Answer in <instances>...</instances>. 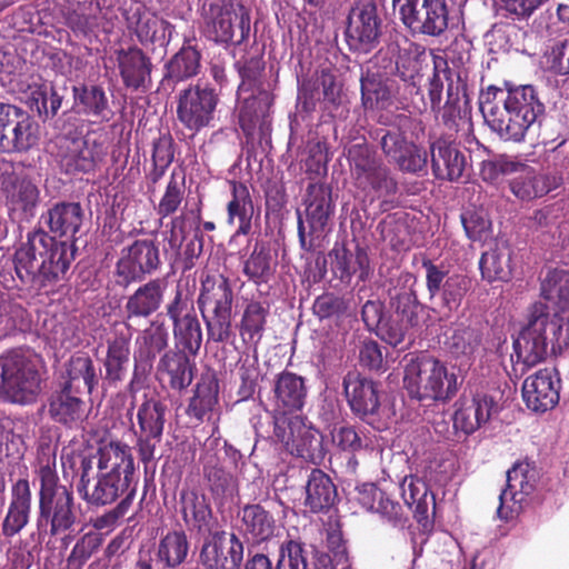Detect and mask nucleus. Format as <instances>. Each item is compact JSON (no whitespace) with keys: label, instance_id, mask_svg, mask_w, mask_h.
<instances>
[{"label":"nucleus","instance_id":"obj_29","mask_svg":"<svg viewBox=\"0 0 569 569\" xmlns=\"http://www.w3.org/2000/svg\"><path fill=\"white\" fill-rule=\"evenodd\" d=\"M561 178L536 170L533 167L521 164L516 174L509 180L510 192L521 202H530L556 190Z\"/></svg>","mask_w":569,"mask_h":569},{"label":"nucleus","instance_id":"obj_23","mask_svg":"<svg viewBox=\"0 0 569 569\" xmlns=\"http://www.w3.org/2000/svg\"><path fill=\"white\" fill-rule=\"evenodd\" d=\"M273 422L279 416H297L306 405L308 389L303 377L283 370L272 383Z\"/></svg>","mask_w":569,"mask_h":569},{"label":"nucleus","instance_id":"obj_17","mask_svg":"<svg viewBox=\"0 0 569 569\" xmlns=\"http://www.w3.org/2000/svg\"><path fill=\"white\" fill-rule=\"evenodd\" d=\"M421 266L426 271V288L429 298L439 296L443 309L449 312L458 310L470 289V279L461 273H450L443 263H435L426 257L422 259Z\"/></svg>","mask_w":569,"mask_h":569},{"label":"nucleus","instance_id":"obj_9","mask_svg":"<svg viewBox=\"0 0 569 569\" xmlns=\"http://www.w3.org/2000/svg\"><path fill=\"white\" fill-rule=\"evenodd\" d=\"M273 435L295 457L312 465H321L327 450L322 435L308 425L303 416H279L274 421Z\"/></svg>","mask_w":569,"mask_h":569},{"label":"nucleus","instance_id":"obj_50","mask_svg":"<svg viewBox=\"0 0 569 569\" xmlns=\"http://www.w3.org/2000/svg\"><path fill=\"white\" fill-rule=\"evenodd\" d=\"M277 261L270 249L262 242H257L252 252L243 263L242 272L254 284L268 283L274 274Z\"/></svg>","mask_w":569,"mask_h":569},{"label":"nucleus","instance_id":"obj_59","mask_svg":"<svg viewBox=\"0 0 569 569\" xmlns=\"http://www.w3.org/2000/svg\"><path fill=\"white\" fill-rule=\"evenodd\" d=\"M243 529L257 540H266L273 532L272 517L259 505H248L241 511Z\"/></svg>","mask_w":569,"mask_h":569},{"label":"nucleus","instance_id":"obj_30","mask_svg":"<svg viewBox=\"0 0 569 569\" xmlns=\"http://www.w3.org/2000/svg\"><path fill=\"white\" fill-rule=\"evenodd\" d=\"M353 241L356 242L353 250L347 248L345 243L336 242L328 253L333 276L345 283H349L353 276L365 281L370 273L367 248Z\"/></svg>","mask_w":569,"mask_h":569},{"label":"nucleus","instance_id":"obj_43","mask_svg":"<svg viewBox=\"0 0 569 569\" xmlns=\"http://www.w3.org/2000/svg\"><path fill=\"white\" fill-rule=\"evenodd\" d=\"M169 345V331L163 322L152 321L148 328L141 331L136 340L134 360L148 367L154 359L166 352Z\"/></svg>","mask_w":569,"mask_h":569},{"label":"nucleus","instance_id":"obj_1","mask_svg":"<svg viewBox=\"0 0 569 569\" xmlns=\"http://www.w3.org/2000/svg\"><path fill=\"white\" fill-rule=\"evenodd\" d=\"M479 107L485 123L501 140L512 142L523 141L529 129L546 114L540 92L532 84H489L480 91Z\"/></svg>","mask_w":569,"mask_h":569},{"label":"nucleus","instance_id":"obj_20","mask_svg":"<svg viewBox=\"0 0 569 569\" xmlns=\"http://www.w3.org/2000/svg\"><path fill=\"white\" fill-rule=\"evenodd\" d=\"M243 543L233 532L214 530L204 541L200 562L204 569H240Z\"/></svg>","mask_w":569,"mask_h":569},{"label":"nucleus","instance_id":"obj_3","mask_svg":"<svg viewBox=\"0 0 569 569\" xmlns=\"http://www.w3.org/2000/svg\"><path fill=\"white\" fill-rule=\"evenodd\" d=\"M417 283V277L409 271H401L390 280L387 295L392 313L381 328V340L392 347L401 345L410 330L420 329L429 319L428 306L420 301Z\"/></svg>","mask_w":569,"mask_h":569},{"label":"nucleus","instance_id":"obj_10","mask_svg":"<svg viewBox=\"0 0 569 569\" xmlns=\"http://www.w3.org/2000/svg\"><path fill=\"white\" fill-rule=\"evenodd\" d=\"M162 266L156 238L136 239L123 247L116 262L113 277L118 287L127 289L156 273Z\"/></svg>","mask_w":569,"mask_h":569},{"label":"nucleus","instance_id":"obj_41","mask_svg":"<svg viewBox=\"0 0 569 569\" xmlns=\"http://www.w3.org/2000/svg\"><path fill=\"white\" fill-rule=\"evenodd\" d=\"M80 393L61 385V388L54 391L49 399V415L59 423L72 427L82 421L84 415V402Z\"/></svg>","mask_w":569,"mask_h":569},{"label":"nucleus","instance_id":"obj_32","mask_svg":"<svg viewBox=\"0 0 569 569\" xmlns=\"http://www.w3.org/2000/svg\"><path fill=\"white\" fill-rule=\"evenodd\" d=\"M191 355L180 349H169L162 353L157 366L161 381L177 392L186 390L193 381L197 365Z\"/></svg>","mask_w":569,"mask_h":569},{"label":"nucleus","instance_id":"obj_35","mask_svg":"<svg viewBox=\"0 0 569 569\" xmlns=\"http://www.w3.org/2000/svg\"><path fill=\"white\" fill-rule=\"evenodd\" d=\"M64 367L66 377L62 385L67 386V388L80 395H92L98 388L101 370L87 352H74L66 362Z\"/></svg>","mask_w":569,"mask_h":569},{"label":"nucleus","instance_id":"obj_44","mask_svg":"<svg viewBox=\"0 0 569 569\" xmlns=\"http://www.w3.org/2000/svg\"><path fill=\"white\" fill-rule=\"evenodd\" d=\"M361 104L366 111H380L392 103L391 90L379 73L370 68L361 71L360 76Z\"/></svg>","mask_w":569,"mask_h":569},{"label":"nucleus","instance_id":"obj_39","mask_svg":"<svg viewBox=\"0 0 569 569\" xmlns=\"http://www.w3.org/2000/svg\"><path fill=\"white\" fill-rule=\"evenodd\" d=\"M269 315L270 306L267 301L252 299L244 303L238 323L239 336L244 345L258 346L266 331Z\"/></svg>","mask_w":569,"mask_h":569},{"label":"nucleus","instance_id":"obj_61","mask_svg":"<svg viewBox=\"0 0 569 569\" xmlns=\"http://www.w3.org/2000/svg\"><path fill=\"white\" fill-rule=\"evenodd\" d=\"M241 83L238 92L260 90L262 87V73L264 71V60L262 56L242 58L234 63Z\"/></svg>","mask_w":569,"mask_h":569},{"label":"nucleus","instance_id":"obj_33","mask_svg":"<svg viewBox=\"0 0 569 569\" xmlns=\"http://www.w3.org/2000/svg\"><path fill=\"white\" fill-rule=\"evenodd\" d=\"M218 403L219 380L214 371L208 370L198 379L193 395L188 401L186 415L194 426H199L210 418Z\"/></svg>","mask_w":569,"mask_h":569},{"label":"nucleus","instance_id":"obj_31","mask_svg":"<svg viewBox=\"0 0 569 569\" xmlns=\"http://www.w3.org/2000/svg\"><path fill=\"white\" fill-rule=\"evenodd\" d=\"M83 221V209L79 202L59 201L44 211L39 227L47 228L51 237L73 239Z\"/></svg>","mask_w":569,"mask_h":569},{"label":"nucleus","instance_id":"obj_63","mask_svg":"<svg viewBox=\"0 0 569 569\" xmlns=\"http://www.w3.org/2000/svg\"><path fill=\"white\" fill-rule=\"evenodd\" d=\"M186 186L184 176L180 179L173 171L170 176L166 190L156 208L160 218H167L176 213L184 199Z\"/></svg>","mask_w":569,"mask_h":569},{"label":"nucleus","instance_id":"obj_40","mask_svg":"<svg viewBox=\"0 0 569 569\" xmlns=\"http://www.w3.org/2000/svg\"><path fill=\"white\" fill-rule=\"evenodd\" d=\"M66 26L76 37L90 38L100 30H106L103 16L98 2L88 1L78 3L63 14Z\"/></svg>","mask_w":569,"mask_h":569},{"label":"nucleus","instance_id":"obj_27","mask_svg":"<svg viewBox=\"0 0 569 569\" xmlns=\"http://www.w3.org/2000/svg\"><path fill=\"white\" fill-rule=\"evenodd\" d=\"M167 282L161 278H152L141 283L126 298L123 306L124 321L148 319L156 313L164 301Z\"/></svg>","mask_w":569,"mask_h":569},{"label":"nucleus","instance_id":"obj_56","mask_svg":"<svg viewBox=\"0 0 569 569\" xmlns=\"http://www.w3.org/2000/svg\"><path fill=\"white\" fill-rule=\"evenodd\" d=\"M174 141L170 133L160 134L152 142V168L149 171L148 180L156 184L164 176L167 169L174 158Z\"/></svg>","mask_w":569,"mask_h":569},{"label":"nucleus","instance_id":"obj_34","mask_svg":"<svg viewBox=\"0 0 569 569\" xmlns=\"http://www.w3.org/2000/svg\"><path fill=\"white\" fill-rule=\"evenodd\" d=\"M72 92L77 113L92 119L93 123L109 122L113 118L114 112L101 86L82 83L74 86Z\"/></svg>","mask_w":569,"mask_h":569},{"label":"nucleus","instance_id":"obj_25","mask_svg":"<svg viewBox=\"0 0 569 569\" xmlns=\"http://www.w3.org/2000/svg\"><path fill=\"white\" fill-rule=\"evenodd\" d=\"M122 84L131 91L146 92L151 83L152 61L137 46L114 51Z\"/></svg>","mask_w":569,"mask_h":569},{"label":"nucleus","instance_id":"obj_48","mask_svg":"<svg viewBox=\"0 0 569 569\" xmlns=\"http://www.w3.org/2000/svg\"><path fill=\"white\" fill-rule=\"evenodd\" d=\"M33 482L39 483V498H72L71 486L60 483L56 471V453L39 458Z\"/></svg>","mask_w":569,"mask_h":569},{"label":"nucleus","instance_id":"obj_8","mask_svg":"<svg viewBox=\"0 0 569 569\" xmlns=\"http://www.w3.org/2000/svg\"><path fill=\"white\" fill-rule=\"evenodd\" d=\"M0 378L1 389L12 402H33L41 390L36 361L19 350L0 357Z\"/></svg>","mask_w":569,"mask_h":569},{"label":"nucleus","instance_id":"obj_49","mask_svg":"<svg viewBox=\"0 0 569 569\" xmlns=\"http://www.w3.org/2000/svg\"><path fill=\"white\" fill-rule=\"evenodd\" d=\"M481 277L488 282H507L512 277L511 249L508 246H497L481 254L479 261Z\"/></svg>","mask_w":569,"mask_h":569},{"label":"nucleus","instance_id":"obj_46","mask_svg":"<svg viewBox=\"0 0 569 569\" xmlns=\"http://www.w3.org/2000/svg\"><path fill=\"white\" fill-rule=\"evenodd\" d=\"M201 460L204 485L210 495L213 498H233L238 493L237 479L218 465L214 455L206 453Z\"/></svg>","mask_w":569,"mask_h":569},{"label":"nucleus","instance_id":"obj_4","mask_svg":"<svg viewBox=\"0 0 569 569\" xmlns=\"http://www.w3.org/2000/svg\"><path fill=\"white\" fill-rule=\"evenodd\" d=\"M234 293L230 279L221 273L201 278L197 306L206 326L208 341L228 342L233 336L232 307Z\"/></svg>","mask_w":569,"mask_h":569},{"label":"nucleus","instance_id":"obj_55","mask_svg":"<svg viewBox=\"0 0 569 569\" xmlns=\"http://www.w3.org/2000/svg\"><path fill=\"white\" fill-rule=\"evenodd\" d=\"M538 308L537 317L543 322V331L549 336V343L553 353L561 352L569 346V319L559 315L550 317L545 310L546 306H535Z\"/></svg>","mask_w":569,"mask_h":569},{"label":"nucleus","instance_id":"obj_11","mask_svg":"<svg viewBox=\"0 0 569 569\" xmlns=\"http://www.w3.org/2000/svg\"><path fill=\"white\" fill-rule=\"evenodd\" d=\"M399 19L412 36L441 37L449 26L447 0H392Z\"/></svg>","mask_w":569,"mask_h":569},{"label":"nucleus","instance_id":"obj_37","mask_svg":"<svg viewBox=\"0 0 569 569\" xmlns=\"http://www.w3.org/2000/svg\"><path fill=\"white\" fill-rule=\"evenodd\" d=\"M131 333L129 328L114 329L113 336L107 340V355L103 362L104 380L110 385L121 382L127 373L130 360Z\"/></svg>","mask_w":569,"mask_h":569},{"label":"nucleus","instance_id":"obj_45","mask_svg":"<svg viewBox=\"0 0 569 569\" xmlns=\"http://www.w3.org/2000/svg\"><path fill=\"white\" fill-rule=\"evenodd\" d=\"M98 468L109 469L119 473L133 475L134 461L131 447L120 440H102L98 451Z\"/></svg>","mask_w":569,"mask_h":569},{"label":"nucleus","instance_id":"obj_28","mask_svg":"<svg viewBox=\"0 0 569 569\" xmlns=\"http://www.w3.org/2000/svg\"><path fill=\"white\" fill-rule=\"evenodd\" d=\"M343 392L351 412L366 420L380 408L378 385L358 372H348L343 377Z\"/></svg>","mask_w":569,"mask_h":569},{"label":"nucleus","instance_id":"obj_5","mask_svg":"<svg viewBox=\"0 0 569 569\" xmlns=\"http://www.w3.org/2000/svg\"><path fill=\"white\" fill-rule=\"evenodd\" d=\"M385 128L375 131L373 139L390 163H395L401 171L421 173L428 164V153L425 149L409 141L407 131L420 126L421 122L408 114H396L390 122L379 119Z\"/></svg>","mask_w":569,"mask_h":569},{"label":"nucleus","instance_id":"obj_7","mask_svg":"<svg viewBox=\"0 0 569 569\" xmlns=\"http://www.w3.org/2000/svg\"><path fill=\"white\" fill-rule=\"evenodd\" d=\"M305 211H297V231L300 248L312 252L320 248L330 231L335 214L332 189L323 182L309 183L303 200Z\"/></svg>","mask_w":569,"mask_h":569},{"label":"nucleus","instance_id":"obj_15","mask_svg":"<svg viewBox=\"0 0 569 569\" xmlns=\"http://www.w3.org/2000/svg\"><path fill=\"white\" fill-rule=\"evenodd\" d=\"M210 11L208 30L214 42L240 46L249 39L251 17L242 3L223 0L221 4H211Z\"/></svg>","mask_w":569,"mask_h":569},{"label":"nucleus","instance_id":"obj_51","mask_svg":"<svg viewBox=\"0 0 569 569\" xmlns=\"http://www.w3.org/2000/svg\"><path fill=\"white\" fill-rule=\"evenodd\" d=\"M189 551L187 536L181 530L167 532L158 543L157 559L164 568H176L181 565Z\"/></svg>","mask_w":569,"mask_h":569},{"label":"nucleus","instance_id":"obj_16","mask_svg":"<svg viewBox=\"0 0 569 569\" xmlns=\"http://www.w3.org/2000/svg\"><path fill=\"white\" fill-rule=\"evenodd\" d=\"M167 410L166 403L147 395L138 408L139 435L134 432L137 435L136 449L146 469L156 460V448L162 440Z\"/></svg>","mask_w":569,"mask_h":569},{"label":"nucleus","instance_id":"obj_12","mask_svg":"<svg viewBox=\"0 0 569 569\" xmlns=\"http://www.w3.org/2000/svg\"><path fill=\"white\" fill-rule=\"evenodd\" d=\"M107 156L104 142L90 136H64L59 142V166L69 176L93 174L104 163Z\"/></svg>","mask_w":569,"mask_h":569},{"label":"nucleus","instance_id":"obj_6","mask_svg":"<svg viewBox=\"0 0 569 569\" xmlns=\"http://www.w3.org/2000/svg\"><path fill=\"white\" fill-rule=\"evenodd\" d=\"M403 385L410 398L419 401H447L457 390V376L433 357L410 359L405 367Z\"/></svg>","mask_w":569,"mask_h":569},{"label":"nucleus","instance_id":"obj_21","mask_svg":"<svg viewBox=\"0 0 569 569\" xmlns=\"http://www.w3.org/2000/svg\"><path fill=\"white\" fill-rule=\"evenodd\" d=\"M561 380L556 368H543L525 379L522 398L528 409L543 413L560 399Z\"/></svg>","mask_w":569,"mask_h":569},{"label":"nucleus","instance_id":"obj_58","mask_svg":"<svg viewBox=\"0 0 569 569\" xmlns=\"http://www.w3.org/2000/svg\"><path fill=\"white\" fill-rule=\"evenodd\" d=\"M467 97L461 92L460 84L449 82L447 88V100L441 107L440 119L441 123L448 129L449 132L457 133L459 130V122L463 119L462 104H467Z\"/></svg>","mask_w":569,"mask_h":569},{"label":"nucleus","instance_id":"obj_57","mask_svg":"<svg viewBox=\"0 0 569 569\" xmlns=\"http://www.w3.org/2000/svg\"><path fill=\"white\" fill-rule=\"evenodd\" d=\"M541 296L560 309L569 305V271L551 269L541 281Z\"/></svg>","mask_w":569,"mask_h":569},{"label":"nucleus","instance_id":"obj_47","mask_svg":"<svg viewBox=\"0 0 569 569\" xmlns=\"http://www.w3.org/2000/svg\"><path fill=\"white\" fill-rule=\"evenodd\" d=\"M506 489L498 498H515L517 495L530 496L539 479V471L533 461L523 459L516 461L506 475Z\"/></svg>","mask_w":569,"mask_h":569},{"label":"nucleus","instance_id":"obj_42","mask_svg":"<svg viewBox=\"0 0 569 569\" xmlns=\"http://www.w3.org/2000/svg\"><path fill=\"white\" fill-rule=\"evenodd\" d=\"M40 203V190L28 178L18 179L10 191H7V204L11 214H17L21 221L34 218Z\"/></svg>","mask_w":569,"mask_h":569},{"label":"nucleus","instance_id":"obj_18","mask_svg":"<svg viewBox=\"0 0 569 569\" xmlns=\"http://www.w3.org/2000/svg\"><path fill=\"white\" fill-rule=\"evenodd\" d=\"M381 20L373 0L357 3L348 14L346 40L352 51L368 53L379 43Z\"/></svg>","mask_w":569,"mask_h":569},{"label":"nucleus","instance_id":"obj_14","mask_svg":"<svg viewBox=\"0 0 569 569\" xmlns=\"http://www.w3.org/2000/svg\"><path fill=\"white\" fill-rule=\"evenodd\" d=\"M39 124L22 108L0 103V151L27 152L38 144Z\"/></svg>","mask_w":569,"mask_h":569},{"label":"nucleus","instance_id":"obj_38","mask_svg":"<svg viewBox=\"0 0 569 569\" xmlns=\"http://www.w3.org/2000/svg\"><path fill=\"white\" fill-rule=\"evenodd\" d=\"M230 200L227 203L228 224L238 223L234 236H247L252 230V218L254 216V204L246 183L240 181H229Z\"/></svg>","mask_w":569,"mask_h":569},{"label":"nucleus","instance_id":"obj_64","mask_svg":"<svg viewBox=\"0 0 569 569\" xmlns=\"http://www.w3.org/2000/svg\"><path fill=\"white\" fill-rule=\"evenodd\" d=\"M184 520L202 533H213L216 523L207 500H182Z\"/></svg>","mask_w":569,"mask_h":569},{"label":"nucleus","instance_id":"obj_22","mask_svg":"<svg viewBox=\"0 0 569 569\" xmlns=\"http://www.w3.org/2000/svg\"><path fill=\"white\" fill-rule=\"evenodd\" d=\"M91 458H82L81 476L78 483V493L82 498H133L136 489H130L133 475L109 471L100 477L93 488V492L89 496V483L94 480V472Z\"/></svg>","mask_w":569,"mask_h":569},{"label":"nucleus","instance_id":"obj_54","mask_svg":"<svg viewBox=\"0 0 569 569\" xmlns=\"http://www.w3.org/2000/svg\"><path fill=\"white\" fill-rule=\"evenodd\" d=\"M426 56V48L417 42L406 40V46L399 44L397 53L396 77L403 82L415 83L421 70V59Z\"/></svg>","mask_w":569,"mask_h":569},{"label":"nucleus","instance_id":"obj_60","mask_svg":"<svg viewBox=\"0 0 569 569\" xmlns=\"http://www.w3.org/2000/svg\"><path fill=\"white\" fill-rule=\"evenodd\" d=\"M176 348L196 357L202 345V330L198 317L180 322L172 327Z\"/></svg>","mask_w":569,"mask_h":569},{"label":"nucleus","instance_id":"obj_2","mask_svg":"<svg viewBox=\"0 0 569 569\" xmlns=\"http://www.w3.org/2000/svg\"><path fill=\"white\" fill-rule=\"evenodd\" d=\"M74 253L73 243L57 240L42 227H36L13 254L14 271L23 284L41 291L66 278Z\"/></svg>","mask_w":569,"mask_h":569},{"label":"nucleus","instance_id":"obj_53","mask_svg":"<svg viewBox=\"0 0 569 569\" xmlns=\"http://www.w3.org/2000/svg\"><path fill=\"white\" fill-rule=\"evenodd\" d=\"M355 184L357 188L372 193L377 198L392 196L398 190L397 181L391 177L390 170L382 162L360 176V178L355 180Z\"/></svg>","mask_w":569,"mask_h":569},{"label":"nucleus","instance_id":"obj_62","mask_svg":"<svg viewBox=\"0 0 569 569\" xmlns=\"http://www.w3.org/2000/svg\"><path fill=\"white\" fill-rule=\"evenodd\" d=\"M482 335L473 327L459 325L449 337L447 345L456 356H470L481 346Z\"/></svg>","mask_w":569,"mask_h":569},{"label":"nucleus","instance_id":"obj_13","mask_svg":"<svg viewBox=\"0 0 569 569\" xmlns=\"http://www.w3.org/2000/svg\"><path fill=\"white\" fill-rule=\"evenodd\" d=\"M218 103L219 94L208 83L190 84L178 94L177 119L194 136L211 124Z\"/></svg>","mask_w":569,"mask_h":569},{"label":"nucleus","instance_id":"obj_24","mask_svg":"<svg viewBox=\"0 0 569 569\" xmlns=\"http://www.w3.org/2000/svg\"><path fill=\"white\" fill-rule=\"evenodd\" d=\"M432 174L438 180L457 182L461 179L467 160L452 133L437 138L430 143Z\"/></svg>","mask_w":569,"mask_h":569},{"label":"nucleus","instance_id":"obj_36","mask_svg":"<svg viewBox=\"0 0 569 569\" xmlns=\"http://www.w3.org/2000/svg\"><path fill=\"white\" fill-rule=\"evenodd\" d=\"M201 53L192 46H182L163 67V77L160 86L163 90L172 92L176 86L196 77L200 71Z\"/></svg>","mask_w":569,"mask_h":569},{"label":"nucleus","instance_id":"obj_26","mask_svg":"<svg viewBox=\"0 0 569 569\" xmlns=\"http://www.w3.org/2000/svg\"><path fill=\"white\" fill-rule=\"evenodd\" d=\"M538 308L532 311L528 325L513 341L517 363L526 369L543 361L547 357L549 336L543 331V322L537 317Z\"/></svg>","mask_w":569,"mask_h":569},{"label":"nucleus","instance_id":"obj_19","mask_svg":"<svg viewBox=\"0 0 569 569\" xmlns=\"http://www.w3.org/2000/svg\"><path fill=\"white\" fill-rule=\"evenodd\" d=\"M362 507L379 515L382 520L398 525L401 522L405 511L411 510L413 517L423 533H429L433 528L437 500H361Z\"/></svg>","mask_w":569,"mask_h":569},{"label":"nucleus","instance_id":"obj_52","mask_svg":"<svg viewBox=\"0 0 569 569\" xmlns=\"http://www.w3.org/2000/svg\"><path fill=\"white\" fill-rule=\"evenodd\" d=\"M173 30L174 27L164 19H159L156 16H140L134 33L142 46H164L171 40Z\"/></svg>","mask_w":569,"mask_h":569}]
</instances>
